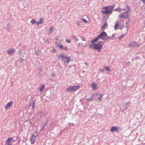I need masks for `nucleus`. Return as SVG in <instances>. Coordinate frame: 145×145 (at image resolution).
I'll list each match as a JSON object with an SVG mask.
<instances>
[{
  "instance_id": "31",
  "label": "nucleus",
  "mask_w": 145,
  "mask_h": 145,
  "mask_svg": "<svg viewBox=\"0 0 145 145\" xmlns=\"http://www.w3.org/2000/svg\"><path fill=\"white\" fill-rule=\"evenodd\" d=\"M73 38L75 39H76V40H78V39H77L76 37L75 36H74L73 37Z\"/></svg>"
},
{
  "instance_id": "14",
  "label": "nucleus",
  "mask_w": 145,
  "mask_h": 145,
  "mask_svg": "<svg viewBox=\"0 0 145 145\" xmlns=\"http://www.w3.org/2000/svg\"><path fill=\"white\" fill-rule=\"evenodd\" d=\"M65 57L64 55L63 54H60L59 56H58V58L59 59H61V60H63L64 59Z\"/></svg>"
},
{
  "instance_id": "7",
  "label": "nucleus",
  "mask_w": 145,
  "mask_h": 145,
  "mask_svg": "<svg viewBox=\"0 0 145 145\" xmlns=\"http://www.w3.org/2000/svg\"><path fill=\"white\" fill-rule=\"evenodd\" d=\"M13 140V138L12 137H9L7 138L5 142L7 145H12V142Z\"/></svg>"
},
{
  "instance_id": "34",
  "label": "nucleus",
  "mask_w": 145,
  "mask_h": 145,
  "mask_svg": "<svg viewBox=\"0 0 145 145\" xmlns=\"http://www.w3.org/2000/svg\"><path fill=\"white\" fill-rule=\"evenodd\" d=\"M39 54H40L38 52L36 53V54L37 56H39Z\"/></svg>"
},
{
  "instance_id": "28",
  "label": "nucleus",
  "mask_w": 145,
  "mask_h": 145,
  "mask_svg": "<svg viewBox=\"0 0 145 145\" xmlns=\"http://www.w3.org/2000/svg\"><path fill=\"white\" fill-rule=\"evenodd\" d=\"M67 51L68 50V48L67 46H64L63 48V49Z\"/></svg>"
},
{
  "instance_id": "5",
  "label": "nucleus",
  "mask_w": 145,
  "mask_h": 145,
  "mask_svg": "<svg viewBox=\"0 0 145 145\" xmlns=\"http://www.w3.org/2000/svg\"><path fill=\"white\" fill-rule=\"evenodd\" d=\"M38 135V134L37 132L35 131L33 133L30 140L31 144H34L35 143Z\"/></svg>"
},
{
  "instance_id": "24",
  "label": "nucleus",
  "mask_w": 145,
  "mask_h": 145,
  "mask_svg": "<svg viewBox=\"0 0 145 145\" xmlns=\"http://www.w3.org/2000/svg\"><path fill=\"white\" fill-rule=\"evenodd\" d=\"M103 95V94H100V97L99 98V102H101L102 100L101 97Z\"/></svg>"
},
{
  "instance_id": "36",
  "label": "nucleus",
  "mask_w": 145,
  "mask_h": 145,
  "mask_svg": "<svg viewBox=\"0 0 145 145\" xmlns=\"http://www.w3.org/2000/svg\"><path fill=\"white\" fill-rule=\"evenodd\" d=\"M86 99L87 100H88L89 101L91 100V99Z\"/></svg>"
},
{
  "instance_id": "27",
  "label": "nucleus",
  "mask_w": 145,
  "mask_h": 145,
  "mask_svg": "<svg viewBox=\"0 0 145 145\" xmlns=\"http://www.w3.org/2000/svg\"><path fill=\"white\" fill-rule=\"evenodd\" d=\"M104 68L105 69H106V70L108 71H110V69H109L108 68V67H106V66H105L104 67Z\"/></svg>"
},
{
  "instance_id": "16",
  "label": "nucleus",
  "mask_w": 145,
  "mask_h": 145,
  "mask_svg": "<svg viewBox=\"0 0 145 145\" xmlns=\"http://www.w3.org/2000/svg\"><path fill=\"white\" fill-rule=\"evenodd\" d=\"M45 87V86L44 85H42L41 86L40 88L39 89V90L40 91H42L44 89Z\"/></svg>"
},
{
  "instance_id": "2",
  "label": "nucleus",
  "mask_w": 145,
  "mask_h": 145,
  "mask_svg": "<svg viewBox=\"0 0 145 145\" xmlns=\"http://www.w3.org/2000/svg\"><path fill=\"white\" fill-rule=\"evenodd\" d=\"M110 38L111 37L107 36V34L105 32H103L101 33L97 38L91 41V42L97 41L99 39H102L103 40H106Z\"/></svg>"
},
{
  "instance_id": "37",
  "label": "nucleus",
  "mask_w": 145,
  "mask_h": 145,
  "mask_svg": "<svg viewBox=\"0 0 145 145\" xmlns=\"http://www.w3.org/2000/svg\"><path fill=\"white\" fill-rule=\"evenodd\" d=\"M78 24V25H79V26H80V23H79V22H78V24Z\"/></svg>"
},
{
  "instance_id": "15",
  "label": "nucleus",
  "mask_w": 145,
  "mask_h": 145,
  "mask_svg": "<svg viewBox=\"0 0 145 145\" xmlns=\"http://www.w3.org/2000/svg\"><path fill=\"white\" fill-rule=\"evenodd\" d=\"M56 39L57 40V41H56V46L59 47V46L60 45V40H58L57 38Z\"/></svg>"
},
{
  "instance_id": "13",
  "label": "nucleus",
  "mask_w": 145,
  "mask_h": 145,
  "mask_svg": "<svg viewBox=\"0 0 145 145\" xmlns=\"http://www.w3.org/2000/svg\"><path fill=\"white\" fill-rule=\"evenodd\" d=\"M136 45V42H133L128 44V46L129 47H133L135 46Z\"/></svg>"
},
{
  "instance_id": "35",
  "label": "nucleus",
  "mask_w": 145,
  "mask_h": 145,
  "mask_svg": "<svg viewBox=\"0 0 145 145\" xmlns=\"http://www.w3.org/2000/svg\"><path fill=\"white\" fill-rule=\"evenodd\" d=\"M141 1H142L143 3H145V0H141Z\"/></svg>"
},
{
  "instance_id": "9",
  "label": "nucleus",
  "mask_w": 145,
  "mask_h": 145,
  "mask_svg": "<svg viewBox=\"0 0 145 145\" xmlns=\"http://www.w3.org/2000/svg\"><path fill=\"white\" fill-rule=\"evenodd\" d=\"M91 87L94 90L96 89L97 87L96 83L95 82H93L91 83Z\"/></svg>"
},
{
  "instance_id": "30",
  "label": "nucleus",
  "mask_w": 145,
  "mask_h": 145,
  "mask_svg": "<svg viewBox=\"0 0 145 145\" xmlns=\"http://www.w3.org/2000/svg\"><path fill=\"white\" fill-rule=\"evenodd\" d=\"M37 23V25L38 26L39 24H41L40 23V22H36Z\"/></svg>"
},
{
  "instance_id": "23",
  "label": "nucleus",
  "mask_w": 145,
  "mask_h": 145,
  "mask_svg": "<svg viewBox=\"0 0 145 145\" xmlns=\"http://www.w3.org/2000/svg\"><path fill=\"white\" fill-rule=\"evenodd\" d=\"M64 46L62 45H60L59 46V47L60 49H63L64 48Z\"/></svg>"
},
{
  "instance_id": "39",
  "label": "nucleus",
  "mask_w": 145,
  "mask_h": 145,
  "mask_svg": "<svg viewBox=\"0 0 145 145\" xmlns=\"http://www.w3.org/2000/svg\"><path fill=\"white\" fill-rule=\"evenodd\" d=\"M123 37H123H120V39H122V38Z\"/></svg>"
},
{
  "instance_id": "3",
  "label": "nucleus",
  "mask_w": 145,
  "mask_h": 145,
  "mask_svg": "<svg viewBox=\"0 0 145 145\" xmlns=\"http://www.w3.org/2000/svg\"><path fill=\"white\" fill-rule=\"evenodd\" d=\"M103 41L99 42V43L95 44H92L90 45V47L91 48H93L95 49H98V52H99L101 50L103 45Z\"/></svg>"
},
{
  "instance_id": "22",
  "label": "nucleus",
  "mask_w": 145,
  "mask_h": 145,
  "mask_svg": "<svg viewBox=\"0 0 145 145\" xmlns=\"http://www.w3.org/2000/svg\"><path fill=\"white\" fill-rule=\"evenodd\" d=\"M80 20H82L84 23H86L88 22V21L86 20V19L81 18Z\"/></svg>"
},
{
  "instance_id": "12",
  "label": "nucleus",
  "mask_w": 145,
  "mask_h": 145,
  "mask_svg": "<svg viewBox=\"0 0 145 145\" xmlns=\"http://www.w3.org/2000/svg\"><path fill=\"white\" fill-rule=\"evenodd\" d=\"M15 52V49L10 48L7 51V53L9 55L13 54Z\"/></svg>"
},
{
  "instance_id": "4",
  "label": "nucleus",
  "mask_w": 145,
  "mask_h": 145,
  "mask_svg": "<svg viewBox=\"0 0 145 145\" xmlns=\"http://www.w3.org/2000/svg\"><path fill=\"white\" fill-rule=\"evenodd\" d=\"M80 88V86L79 85L71 86L67 88L66 89V91L68 92H72V91H74L79 89Z\"/></svg>"
},
{
  "instance_id": "10",
  "label": "nucleus",
  "mask_w": 145,
  "mask_h": 145,
  "mask_svg": "<svg viewBox=\"0 0 145 145\" xmlns=\"http://www.w3.org/2000/svg\"><path fill=\"white\" fill-rule=\"evenodd\" d=\"M12 104L13 103L12 101L7 103L5 106L6 109L7 110L8 109H9L10 107L11 106Z\"/></svg>"
},
{
  "instance_id": "19",
  "label": "nucleus",
  "mask_w": 145,
  "mask_h": 145,
  "mask_svg": "<svg viewBox=\"0 0 145 145\" xmlns=\"http://www.w3.org/2000/svg\"><path fill=\"white\" fill-rule=\"evenodd\" d=\"M126 8H127V11L128 12H129L131 10V9L129 7V6L128 5H127Z\"/></svg>"
},
{
  "instance_id": "29",
  "label": "nucleus",
  "mask_w": 145,
  "mask_h": 145,
  "mask_svg": "<svg viewBox=\"0 0 145 145\" xmlns=\"http://www.w3.org/2000/svg\"><path fill=\"white\" fill-rule=\"evenodd\" d=\"M53 27L52 26H51L50 29V30L51 31V32H52L53 31Z\"/></svg>"
},
{
  "instance_id": "1",
  "label": "nucleus",
  "mask_w": 145,
  "mask_h": 145,
  "mask_svg": "<svg viewBox=\"0 0 145 145\" xmlns=\"http://www.w3.org/2000/svg\"><path fill=\"white\" fill-rule=\"evenodd\" d=\"M114 7L115 5H114L111 6L103 7L102 8L103 10H102V13L105 14H111L112 13V10L114 8Z\"/></svg>"
},
{
  "instance_id": "11",
  "label": "nucleus",
  "mask_w": 145,
  "mask_h": 145,
  "mask_svg": "<svg viewBox=\"0 0 145 145\" xmlns=\"http://www.w3.org/2000/svg\"><path fill=\"white\" fill-rule=\"evenodd\" d=\"M71 59V57L70 56H68V57H65L64 58V60H63V61H64L65 62V63L66 62L69 63Z\"/></svg>"
},
{
  "instance_id": "8",
  "label": "nucleus",
  "mask_w": 145,
  "mask_h": 145,
  "mask_svg": "<svg viewBox=\"0 0 145 145\" xmlns=\"http://www.w3.org/2000/svg\"><path fill=\"white\" fill-rule=\"evenodd\" d=\"M119 129L120 128L118 127H112L110 129V131L112 132H119Z\"/></svg>"
},
{
  "instance_id": "17",
  "label": "nucleus",
  "mask_w": 145,
  "mask_h": 145,
  "mask_svg": "<svg viewBox=\"0 0 145 145\" xmlns=\"http://www.w3.org/2000/svg\"><path fill=\"white\" fill-rule=\"evenodd\" d=\"M120 22H117L116 23L115 25L114 26V29H117V27L119 25V23H120Z\"/></svg>"
},
{
  "instance_id": "32",
  "label": "nucleus",
  "mask_w": 145,
  "mask_h": 145,
  "mask_svg": "<svg viewBox=\"0 0 145 145\" xmlns=\"http://www.w3.org/2000/svg\"><path fill=\"white\" fill-rule=\"evenodd\" d=\"M51 75L52 76H55V74H54V73H52V74H51Z\"/></svg>"
},
{
  "instance_id": "21",
  "label": "nucleus",
  "mask_w": 145,
  "mask_h": 145,
  "mask_svg": "<svg viewBox=\"0 0 145 145\" xmlns=\"http://www.w3.org/2000/svg\"><path fill=\"white\" fill-rule=\"evenodd\" d=\"M31 22L32 24H34L36 22V21L35 19H33L31 21Z\"/></svg>"
},
{
  "instance_id": "38",
  "label": "nucleus",
  "mask_w": 145,
  "mask_h": 145,
  "mask_svg": "<svg viewBox=\"0 0 145 145\" xmlns=\"http://www.w3.org/2000/svg\"><path fill=\"white\" fill-rule=\"evenodd\" d=\"M101 71H102V72L103 71H104V70L103 69H101Z\"/></svg>"
},
{
  "instance_id": "33",
  "label": "nucleus",
  "mask_w": 145,
  "mask_h": 145,
  "mask_svg": "<svg viewBox=\"0 0 145 145\" xmlns=\"http://www.w3.org/2000/svg\"><path fill=\"white\" fill-rule=\"evenodd\" d=\"M66 41L68 43H70L71 42V41L70 40H66Z\"/></svg>"
},
{
  "instance_id": "18",
  "label": "nucleus",
  "mask_w": 145,
  "mask_h": 145,
  "mask_svg": "<svg viewBox=\"0 0 145 145\" xmlns=\"http://www.w3.org/2000/svg\"><path fill=\"white\" fill-rule=\"evenodd\" d=\"M108 26V24L106 23H105L102 27L103 30H104L105 28Z\"/></svg>"
},
{
  "instance_id": "41",
  "label": "nucleus",
  "mask_w": 145,
  "mask_h": 145,
  "mask_svg": "<svg viewBox=\"0 0 145 145\" xmlns=\"http://www.w3.org/2000/svg\"><path fill=\"white\" fill-rule=\"evenodd\" d=\"M32 107H34V106L33 105V106H32Z\"/></svg>"
},
{
  "instance_id": "6",
  "label": "nucleus",
  "mask_w": 145,
  "mask_h": 145,
  "mask_svg": "<svg viewBox=\"0 0 145 145\" xmlns=\"http://www.w3.org/2000/svg\"><path fill=\"white\" fill-rule=\"evenodd\" d=\"M129 14L127 11H125V12L121 13V15L119 16V17L121 20L122 18L127 19L128 17Z\"/></svg>"
},
{
  "instance_id": "20",
  "label": "nucleus",
  "mask_w": 145,
  "mask_h": 145,
  "mask_svg": "<svg viewBox=\"0 0 145 145\" xmlns=\"http://www.w3.org/2000/svg\"><path fill=\"white\" fill-rule=\"evenodd\" d=\"M39 21H40L39 22H40V23L41 24L43 23V22H44V20L43 18H40V19Z\"/></svg>"
},
{
  "instance_id": "26",
  "label": "nucleus",
  "mask_w": 145,
  "mask_h": 145,
  "mask_svg": "<svg viewBox=\"0 0 145 145\" xmlns=\"http://www.w3.org/2000/svg\"><path fill=\"white\" fill-rule=\"evenodd\" d=\"M82 40L83 42V43L82 44V46H84L85 44L86 43V40H85L84 39H82Z\"/></svg>"
},
{
  "instance_id": "25",
  "label": "nucleus",
  "mask_w": 145,
  "mask_h": 145,
  "mask_svg": "<svg viewBox=\"0 0 145 145\" xmlns=\"http://www.w3.org/2000/svg\"><path fill=\"white\" fill-rule=\"evenodd\" d=\"M116 10H118L119 12H120L121 11V9L120 8H117L115 10H114L115 11Z\"/></svg>"
},
{
  "instance_id": "40",
  "label": "nucleus",
  "mask_w": 145,
  "mask_h": 145,
  "mask_svg": "<svg viewBox=\"0 0 145 145\" xmlns=\"http://www.w3.org/2000/svg\"><path fill=\"white\" fill-rule=\"evenodd\" d=\"M114 34H113L112 35V37H113L114 36Z\"/></svg>"
}]
</instances>
